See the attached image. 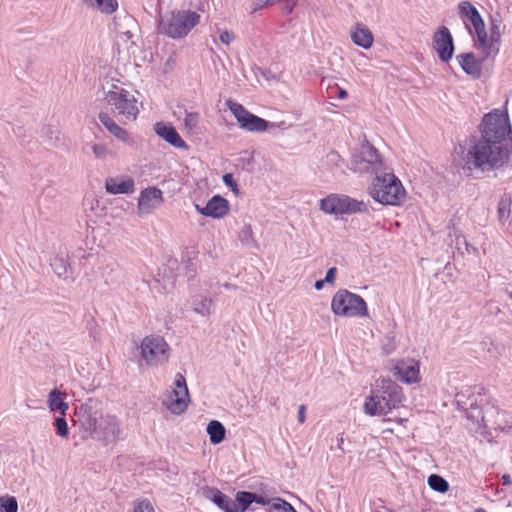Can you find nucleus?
I'll return each instance as SVG.
<instances>
[{
    "instance_id": "f03ea898",
    "label": "nucleus",
    "mask_w": 512,
    "mask_h": 512,
    "mask_svg": "<svg viewBox=\"0 0 512 512\" xmlns=\"http://www.w3.org/2000/svg\"><path fill=\"white\" fill-rule=\"evenodd\" d=\"M75 421L80 430L104 446L114 444L122 439L123 431L119 419L112 414H103L101 402L89 398L76 410Z\"/></svg>"
},
{
    "instance_id": "13d9d810",
    "label": "nucleus",
    "mask_w": 512,
    "mask_h": 512,
    "mask_svg": "<svg viewBox=\"0 0 512 512\" xmlns=\"http://www.w3.org/2000/svg\"><path fill=\"white\" fill-rule=\"evenodd\" d=\"M508 296H509L510 299H512V291L508 292Z\"/></svg>"
},
{
    "instance_id": "6e6552de",
    "label": "nucleus",
    "mask_w": 512,
    "mask_h": 512,
    "mask_svg": "<svg viewBox=\"0 0 512 512\" xmlns=\"http://www.w3.org/2000/svg\"><path fill=\"white\" fill-rule=\"evenodd\" d=\"M105 101L111 107V112L128 120L136 119L139 110L137 100L124 88L113 86L112 90L105 93Z\"/></svg>"
},
{
    "instance_id": "7c9ffc66",
    "label": "nucleus",
    "mask_w": 512,
    "mask_h": 512,
    "mask_svg": "<svg viewBox=\"0 0 512 512\" xmlns=\"http://www.w3.org/2000/svg\"><path fill=\"white\" fill-rule=\"evenodd\" d=\"M427 484L433 491L445 493L449 490L448 481L438 474H431L427 479Z\"/></svg>"
},
{
    "instance_id": "5fc2aeb1",
    "label": "nucleus",
    "mask_w": 512,
    "mask_h": 512,
    "mask_svg": "<svg viewBox=\"0 0 512 512\" xmlns=\"http://www.w3.org/2000/svg\"><path fill=\"white\" fill-rule=\"evenodd\" d=\"M128 23L135 24V20L132 17H126Z\"/></svg>"
},
{
    "instance_id": "a211bd4d",
    "label": "nucleus",
    "mask_w": 512,
    "mask_h": 512,
    "mask_svg": "<svg viewBox=\"0 0 512 512\" xmlns=\"http://www.w3.org/2000/svg\"><path fill=\"white\" fill-rule=\"evenodd\" d=\"M196 210L203 216L220 219L229 212V202L220 195H214L204 207L195 205Z\"/></svg>"
},
{
    "instance_id": "8fccbe9b",
    "label": "nucleus",
    "mask_w": 512,
    "mask_h": 512,
    "mask_svg": "<svg viewBox=\"0 0 512 512\" xmlns=\"http://www.w3.org/2000/svg\"><path fill=\"white\" fill-rule=\"evenodd\" d=\"M348 96V93L345 89L337 87V98L338 99H346Z\"/></svg>"
},
{
    "instance_id": "f257e3e1",
    "label": "nucleus",
    "mask_w": 512,
    "mask_h": 512,
    "mask_svg": "<svg viewBox=\"0 0 512 512\" xmlns=\"http://www.w3.org/2000/svg\"><path fill=\"white\" fill-rule=\"evenodd\" d=\"M480 137L468 149L464 169L482 172L506 165L512 154V126L507 111L493 109L478 125Z\"/></svg>"
},
{
    "instance_id": "4be33fe9",
    "label": "nucleus",
    "mask_w": 512,
    "mask_h": 512,
    "mask_svg": "<svg viewBox=\"0 0 512 512\" xmlns=\"http://www.w3.org/2000/svg\"><path fill=\"white\" fill-rule=\"evenodd\" d=\"M50 266L59 279L73 280V268L67 254L61 252L55 255L50 260Z\"/></svg>"
},
{
    "instance_id": "3c124183",
    "label": "nucleus",
    "mask_w": 512,
    "mask_h": 512,
    "mask_svg": "<svg viewBox=\"0 0 512 512\" xmlns=\"http://www.w3.org/2000/svg\"><path fill=\"white\" fill-rule=\"evenodd\" d=\"M501 480L503 485H510L512 483L511 477L508 474H503Z\"/></svg>"
},
{
    "instance_id": "2eb2a0df",
    "label": "nucleus",
    "mask_w": 512,
    "mask_h": 512,
    "mask_svg": "<svg viewBox=\"0 0 512 512\" xmlns=\"http://www.w3.org/2000/svg\"><path fill=\"white\" fill-rule=\"evenodd\" d=\"M176 389L173 390L175 398L169 402H164L167 408L176 415L183 413L188 407L189 392L185 378L178 373L175 378Z\"/></svg>"
},
{
    "instance_id": "4468645a",
    "label": "nucleus",
    "mask_w": 512,
    "mask_h": 512,
    "mask_svg": "<svg viewBox=\"0 0 512 512\" xmlns=\"http://www.w3.org/2000/svg\"><path fill=\"white\" fill-rule=\"evenodd\" d=\"M433 48L442 62L448 63L452 59L455 46L450 30L446 26H441L434 33Z\"/></svg>"
},
{
    "instance_id": "37998d69",
    "label": "nucleus",
    "mask_w": 512,
    "mask_h": 512,
    "mask_svg": "<svg viewBox=\"0 0 512 512\" xmlns=\"http://www.w3.org/2000/svg\"><path fill=\"white\" fill-rule=\"evenodd\" d=\"M277 2H281V0H277ZM283 2V11L286 14H290L295 6L297 5V0H282Z\"/></svg>"
},
{
    "instance_id": "bb28decb",
    "label": "nucleus",
    "mask_w": 512,
    "mask_h": 512,
    "mask_svg": "<svg viewBox=\"0 0 512 512\" xmlns=\"http://www.w3.org/2000/svg\"><path fill=\"white\" fill-rule=\"evenodd\" d=\"M206 431L209 435L210 442L214 445L220 444L225 439L226 429L218 420L210 421L207 425Z\"/></svg>"
},
{
    "instance_id": "20e7f679",
    "label": "nucleus",
    "mask_w": 512,
    "mask_h": 512,
    "mask_svg": "<svg viewBox=\"0 0 512 512\" xmlns=\"http://www.w3.org/2000/svg\"><path fill=\"white\" fill-rule=\"evenodd\" d=\"M402 399V388L391 380H383L365 400L364 411L369 416L386 415L396 408Z\"/></svg>"
},
{
    "instance_id": "c03bdc74",
    "label": "nucleus",
    "mask_w": 512,
    "mask_h": 512,
    "mask_svg": "<svg viewBox=\"0 0 512 512\" xmlns=\"http://www.w3.org/2000/svg\"><path fill=\"white\" fill-rule=\"evenodd\" d=\"M234 34L227 30L220 33L219 39L223 44L229 45L234 40Z\"/></svg>"
},
{
    "instance_id": "864d4df0",
    "label": "nucleus",
    "mask_w": 512,
    "mask_h": 512,
    "mask_svg": "<svg viewBox=\"0 0 512 512\" xmlns=\"http://www.w3.org/2000/svg\"><path fill=\"white\" fill-rule=\"evenodd\" d=\"M119 34L121 35H124L126 36L127 39H131L133 34L131 33V31L127 30V31H122L120 29L117 30Z\"/></svg>"
},
{
    "instance_id": "473e14b6",
    "label": "nucleus",
    "mask_w": 512,
    "mask_h": 512,
    "mask_svg": "<svg viewBox=\"0 0 512 512\" xmlns=\"http://www.w3.org/2000/svg\"><path fill=\"white\" fill-rule=\"evenodd\" d=\"M234 502L238 505L239 512H245L253 503L252 492L238 491L235 495Z\"/></svg>"
},
{
    "instance_id": "5701e85b",
    "label": "nucleus",
    "mask_w": 512,
    "mask_h": 512,
    "mask_svg": "<svg viewBox=\"0 0 512 512\" xmlns=\"http://www.w3.org/2000/svg\"><path fill=\"white\" fill-rule=\"evenodd\" d=\"M134 180L130 177H110L105 181V189L109 194H129L134 191Z\"/></svg>"
},
{
    "instance_id": "ddd939ff",
    "label": "nucleus",
    "mask_w": 512,
    "mask_h": 512,
    "mask_svg": "<svg viewBox=\"0 0 512 512\" xmlns=\"http://www.w3.org/2000/svg\"><path fill=\"white\" fill-rule=\"evenodd\" d=\"M359 171L380 173L383 169V163L378 150L367 140H364L360 147L359 155L354 160Z\"/></svg>"
},
{
    "instance_id": "b1692460",
    "label": "nucleus",
    "mask_w": 512,
    "mask_h": 512,
    "mask_svg": "<svg viewBox=\"0 0 512 512\" xmlns=\"http://www.w3.org/2000/svg\"><path fill=\"white\" fill-rule=\"evenodd\" d=\"M457 61L462 70L474 78L481 76V61L476 59L474 53H462L457 55Z\"/></svg>"
},
{
    "instance_id": "f8f14e48",
    "label": "nucleus",
    "mask_w": 512,
    "mask_h": 512,
    "mask_svg": "<svg viewBox=\"0 0 512 512\" xmlns=\"http://www.w3.org/2000/svg\"><path fill=\"white\" fill-rule=\"evenodd\" d=\"M226 105L237 119L240 128L249 132H264L271 125L267 120L249 112L242 104L227 100Z\"/></svg>"
},
{
    "instance_id": "39448f33",
    "label": "nucleus",
    "mask_w": 512,
    "mask_h": 512,
    "mask_svg": "<svg viewBox=\"0 0 512 512\" xmlns=\"http://www.w3.org/2000/svg\"><path fill=\"white\" fill-rule=\"evenodd\" d=\"M200 15L191 10H175L160 16L158 31L172 39H180L199 23Z\"/></svg>"
},
{
    "instance_id": "ea45409f",
    "label": "nucleus",
    "mask_w": 512,
    "mask_h": 512,
    "mask_svg": "<svg viewBox=\"0 0 512 512\" xmlns=\"http://www.w3.org/2000/svg\"><path fill=\"white\" fill-rule=\"evenodd\" d=\"M134 512H154V508L149 500L144 499L137 502Z\"/></svg>"
},
{
    "instance_id": "0eeeda50",
    "label": "nucleus",
    "mask_w": 512,
    "mask_h": 512,
    "mask_svg": "<svg viewBox=\"0 0 512 512\" xmlns=\"http://www.w3.org/2000/svg\"><path fill=\"white\" fill-rule=\"evenodd\" d=\"M331 309L338 316L363 317L368 315L365 300L346 289L336 292L331 301Z\"/></svg>"
},
{
    "instance_id": "c756f323",
    "label": "nucleus",
    "mask_w": 512,
    "mask_h": 512,
    "mask_svg": "<svg viewBox=\"0 0 512 512\" xmlns=\"http://www.w3.org/2000/svg\"><path fill=\"white\" fill-rule=\"evenodd\" d=\"M212 299L196 296L192 301L193 310L202 316H209L212 313Z\"/></svg>"
},
{
    "instance_id": "aec40b11",
    "label": "nucleus",
    "mask_w": 512,
    "mask_h": 512,
    "mask_svg": "<svg viewBox=\"0 0 512 512\" xmlns=\"http://www.w3.org/2000/svg\"><path fill=\"white\" fill-rule=\"evenodd\" d=\"M154 132L157 136L165 140L175 148L187 150L189 146L181 138L177 130L170 123L157 122L154 124Z\"/></svg>"
},
{
    "instance_id": "603ef678",
    "label": "nucleus",
    "mask_w": 512,
    "mask_h": 512,
    "mask_svg": "<svg viewBox=\"0 0 512 512\" xmlns=\"http://www.w3.org/2000/svg\"><path fill=\"white\" fill-rule=\"evenodd\" d=\"M326 283L325 279L323 280H317L314 284V287L316 290H321L324 286V284Z\"/></svg>"
},
{
    "instance_id": "a878e982",
    "label": "nucleus",
    "mask_w": 512,
    "mask_h": 512,
    "mask_svg": "<svg viewBox=\"0 0 512 512\" xmlns=\"http://www.w3.org/2000/svg\"><path fill=\"white\" fill-rule=\"evenodd\" d=\"M47 405L50 411H58L60 412L61 415H65L66 411L69 408L68 403L63 400L62 392L57 388L50 391L48 395Z\"/></svg>"
},
{
    "instance_id": "c85d7f7f",
    "label": "nucleus",
    "mask_w": 512,
    "mask_h": 512,
    "mask_svg": "<svg viewBox=\"0 0 512 512\" xmlns=\"http://www.w3.org/2000/svg\"><path fill=\"white\" fill-rule=\"evenodd\" d=\"M512 196L509 193H504L498 202L497 215L501 222H505L511 213Z\"/></svg>"
},
{
    "instance_id": "7ed1b4c3",
    "label": "nucleus",
    "mask_w": 512,
    "mask_h": 512,
    "mask_svg": "<svg viewBox=\"0 0 512 512\" xmlns=\"http://www.w3.org/2000/svg\"><path fill=\"white\" fill-rule=\"evenodd\" d=\"M456 399L457 404L467 411L468 419L477 423L481 421L486 425L487 416L496 412L500 419L494 422L493 429L506 433L512 431V420H505L506 413L494 410V407H488L485 388L475 386L473 390L468 389L466 392L458 393Z\"/></svg>"
},
{
    "instance_id": "9b49d317",
    "label": "nucleus",
    "mask_w": 512,
    "mask_h": 512,
    "mask_svg": "<svg viewBox=\"0 0 512 512\" xmlns=\"http://www.w3.org/2000/svg\"><path fill=\"white\" fill-rule=\"evenodd\" d=\"M141 356L150 366H158L169 358L170 347L162 336L149 335L141 342Z\"/></svg>"
},
{
    "instance_id": "9d476101",
    "label": "nucleus",
    "mask_w": 512,
    "mask_h": 512,
    "mask_svg": "<svg viewBox=\"0 0 512 512\" xmlns=\"http://www.w3.org/2000/svg\"><path fill=\"white\" fill-rule=\"evenodd\" d=\"M320 209L327 214H355L367 212L364 201L353 199L347 195L330 194L320 200Z\"/></svg>"
},
{
    "instance_id": "1a4fd4ad",
    "label": "nucleus",
    "mask_w": 512,
    "mask_h": 512,
    "mask_svg": "<svg viewBox=\"0 0 512 512\" xmlns=\"http://www.w3.org/2000/svg\"><path fill=\"white\" fill-rule=\"evenodd\" d=\"M458 12L468 33L473 35V31L475 32L479 47L483 49L489 48L485 22L477 8L470 1L465 0L458 4Z\"/></svg>"
},
{
    "instance_id": "4d7b16f0",
    "label": "nucleus",
    "mask_w": 512,
    "mask_h": 512,
    "mask_svg": "<svg viewBox=\"0 0 512 512\" xmlns=\"http://www.w3.org/2000/svg\"><path fill=\"white\" fill-rule=\"evenodd\" d=\"M343 443V438L338 439V447L341 448V445Z\"/></svg>"
},
{
    "instance_id": "412c9836",
    "label": "nucleus",
    "mask_w": 512,
    "mask_h": 512,
    "mask_svg": "<svg viewBox=\"0 0 512 512\" xmlns=\"http://www.w3.org/2000/svg\"><path fill=\"white\" fill-rule=\"evenodd\" d=\"M100 123L119 141L133 145L134 141L127 130L120 127L106 112H100L98 115Z\"/></svg>"
},
{
    "instance_id": "de8ad7c7",
    "label": "nucleus",
    "mask_w": 512,
    "mask_h": 512,
    "mask_svg": "<svg viewBox=\"0 0 512 512\" xmlns=\"http://www.w3.org/2000/svg\"><path fill=\"white\" fill-rule=\"evenodd\" d=\"M387 339L389 342L387 344L384 343L382 348L388 354L395 349V344L393 343L394 337H387Z\"/></svg>"
},
{
    "instance_id": "58836bf2",
    "label": "nucleus",
    "mask_w": 512,
    "mask_h": 512,
    "mask_svg": "<svg viewBox=\"0 0 512 512\" xmlns=\"http://www.w3.org/2000/svg\"><path fill=\"white\" fill-rule=\"evenodd\" d=\"M277 503L273 504V509L279 512H297L294 507L287 501L276 498Z\"/></svg>"
},
{
    "instance_id": "f704fd0d",
    "label": "nucleus",
    "mask_w": 512,
    "mask_h": 512,
    "mask_svg": "<svg viewBox=\"0 0 512 512\" xmlns=\"http://www.w3.org/2000/svg\"><path fill=\"white\" fill-rule=\"evenodd\" d=\"M502 18L499 13L490 16V37L492 41L498 42L501 38Z\"/></svg>"
},
{
    "instance_id": "e433bc0d",
    "label": "nucleus",
    "mask_w": 512,
    "mask_h": 512,
    "mask_svg": "<svg viewBox=\"0 0 512 512\" xmlns=\"http://www.w3.org/2000/svg\"><path fill=\"white\" fill-rule=\"evenodd\" d=\"M200 116L197 112H186L184 119L185 129L188 131H194L199 124Z\"/></svg>"
},
{
    "instance_id": "09e8293b",
    "label": "nucleus",
    "mask_w": 512,
    "mask_h": 512,
    "mask_svg": "<svg viewBox=\"0 0 512 512\" xmlns=\"http://www.w3.org/2000/svg\"><path fill=\"white\" fill-rule=\"evenodd\" d=\"M305 412H306V406L304 404L300 405L299 406V409H298V421L300 423H304L305 422Z\"/></svg>"
},
{
    "instance_id": "423d86ee",
    "label": "nucleus",
    "mask_w": 512,
    "mask_h": 512,
    "mask_svg": "<svg viewBox=\"0 0 512 512\" xmlns=\"http://www.w3.org/2000/svg\"><path fill=\"white\" fill-rule=\"evenodd\" d=\"M369 193L383 205H399L405 197L404 187L393 173L377 174Z\"/></svg>"
},
{
    "instance_id": "2f4dec72",
    "label": "nucleus",
    "mask_w": 512,
    "mask_h": 512,
    "mask_svg": "<svg viewBox=\"0 0 512 512\" xmlns=\"http://www.w3.org/2000/svg\"><path fill=\"white\" fill-rule=\"evenodd\" d=\"M240 242L250 248H258V244L253 237V232L250 224H245L239 232Z\"/></svg>"
},
{
    "instance_id": "393cba45",
    "label": "nucleus",
    "mask_w": 512,
    "mask_h": 512,
    "mask_svg": "<svg viewBox=\"0 0 512 512\" xmlns=\"http://www.w3.org/2000/svg\"><path fill=\"white\" fill-rule=\"evenodd\" d=\"M353 43L363 49H369L373 45L374 37L369 28L357 23L351 31Z\"/></svg>"
},
{
    "instance_id": "72a5a7b5",
    "label": "nucleus",
    "mask_w": 512,
    "mask_h": 512,
    "mask_svg": "<svg viewBox=\"0 0 512 512\" xmlns=\"http://www.w3.org/2000/svg\"><path fill=\"white\" fill-rule=\"evenodd\" d=\"M89 146L95 158L98 160L106 161L107 159L115 156V153L104 144L94 143Z\"/></svg>"
},
{
    "instance_id": "dca6fc26",
    "label": "nucleus",
    "mask_w": 512,
    "mask_h": 512,
    "mask_svg": "<svg viewBox=\"0 0 512 512\" xmlns=\"http://www.w3.org/2000/svg\"><path fill=\"white\" fill-rule=\"evenodd\" d=\"M164 202L163 192L156 187H148L141 191L138 199V214H150Z\"/></svg>"
},
{
    "instance_id": "a18cd8bd",
    "label": "nucleus",
    "mask_w": 512,
    "mask_h": 512,
    "mask_svg": "<svg viewBox=\"0 0 512 512\" xmlns=\"http://www.w3.org/2000/svg\"><path fill=\"white\" fill-rule=\"evenodd\" d=\"M252 496H253V503H257L262 506L268 505L270 503V499L265 496L259 495L254 492H252Z\"/></svg>"
},
{
    "instance_id": "a19ab883",
    "label": "nucleus",
    "mask_w": 512,
    "mask_h": 512,
    "mask_svg": "<svg viewBox=\"0 0 512 512\" xmlns=\"http://www.w3.org/2000/svg\"><path fill=\"white\" fill-rule=\"evenodd\" d=\"M276 2L277 0H254L251 6V13H256L264 7L272 5Z\"/></svg>"
},
{
    "instance_id": "c9c22d12",
    "label": "nucleus",
    "mask_w": 512,
    "mask_h": 512,
    "mask_svg": "<svg viewBox=\"0 0 512 512\" xmlns=\"http://www.w3.org/2000/svg\"><path fill=\"white\" fill-rule=\"evenodd\" d=\"M64 416L55 417L53 425L58 436L67 438L69 436V427Z\"/></svg>"
},
{
    "instance_id": "79ce46f5",
    "label": "nucleus",
    "mask_w": 512,
    "mask_h": 512,
    "mask_svg": "<svg viewBox=\"0 0 512 512\" xmlns=\"http://www.w3.org/2000/svg\"><path fill=\"white\" fill-rule=\"evenodd\" d=\"M222 180L224 182V184L231 188V190L234 192V193H237L238 192V184L237 182L235 181L234 179V176L232 173H226L223 175L222 177Z\"/></svg>"
},
{
    "instance_id": "f3484780",
    "label": "nucleus",
    "mask_w": 512,
    "mask_h": 512,
    "mask_svg": "<svg viewBox=\"0 0 512 512\" xmlns=\"http://www.w3.org/2000/svg\"><path fill=\"white\" fill-rule=\"evenodd\" d=\"M392 373L398 380L408 384L420 381L419 365L413 359L398 360L392 368Z\"/></svg>"
},
{
    "instance_id": "6ab92c4d",
    "label": "nucleus",
    "mask_w": 512,
    "mask_h": 512,
    "mask_svg": "<svg viewBox=\"0 0 512 512\" xmlns=\"http://www.w3.org/2000/svg\"><path fill=\"white\" fill-rule=\"evenodd\" d=\"M202 495L224 512H239L236 502L215 487H202Z\"/></svg>"
},
{
    "instance_id": "49530a36",
    "label": "nucleus",
    "mask_w": 512,
    "mask_h": 512,
    "mask_svg": "<svg viewBox=\"0 0 512 512\" xmlns=\"http://www.w3.org/2000/svg\"><path fill=\"white\" fill-rule=\"evenodd\" d=\"M336 272H337V269L335 267H331L327 270L326 272V276H325V281L326 283H333L334 280H335V277H336Z\"/></svg>"
},
{
    "instance_id": "cd10ccee",
    "label": "nucleus",
    "mask_w": 512,
    "mask_h": 512,
    "mask_svg": "<svg viewBox=\"0 0 512 512\" xmlns=\"http://www.w3.org/2000/svg\"><path fill=\"white\" fill-rule=\"evenodd\" d=\"M87 7L98 9L102 13L112 14L118 8L117 0H83Z\"/></svg>"
},
{
    "instance_id": "4c0bfd02",
    "label": "nucleus",
    "mask_w": 512,
    "mask_h": 512,
    "mask_svg": "<svg viewBox=\"0 0 512 512\" xmlns=\"http://www.w3.org/2000/svg\"><path fill=\"white\" fill-rule=\"evenodd\" d=\"M1 508L4 512H17L18 510V503L15 497H1Z\"/></svg>"
},
{
    "instance_id": "6e6d98bb",
    "label": "nucleus",
    "mask_w": 512,
    "mask_h": 512,
    "mask_svg": "<svg viewBox=\"0 0 512 512\" xmlns=\"http://www.w3.org/2000/svg\"><path fill=\"white\" fill-rule=\"evenodd\" d=\"M473 512H487V511L483 508H477Z\"/></svg>"
}]
</instances>
